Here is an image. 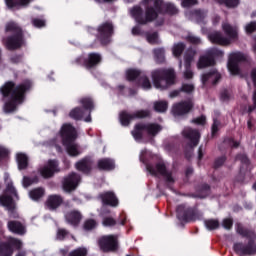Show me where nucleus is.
<instances>
[{
	"instance_id": "obj_1",
	"label": "nucleus",
	"mask_w": 256,
	"mask_h": 256,
	"mask_svg": "<svg viewBox=\"0 0 256 256\" xmlns=\"http://www.w3.org/2000/svg\"><path fill=\"white\" fill-rule=\"evenodd\" d=\"M143 5L148 7L145 15H143V10L141 7L136 6L130 10L131 16L135 19L137 23L140 25H145V23H149L151 21H155L157 17H159V13L166 9L168 13L174 15L177 13V8L175 5L171 3L164 4L161 0H144Z\"/></svg>"
},
{
	"instance_id": "obj_2",
	"label": "nucleus",
	"mask_w": 256,
	"mask_h": 256,
	"mask_svg": "<svg viewBox=\"0 0 256 256\" xmlns=\"http://www.w3.org/2000/svg\"><path fill=\"white\" fill-rule=\"evenodd\" d=\"M31 81H26L18 86L15 83L8 81L1 88L0 91L3 97H9L4 104V113H13L25 101V93L32 87Z\"/></svg>"
},
{
	"instance_id": "obj_3",
	"label": "nucleus",
	"mask_w": 256,
	"mask_h": 256,
	"mask_svg": "<svg viewBox=\"0 0 256 256\" xmlns=\"http://www.w3.org/2000/svg\"><path fill=\"white\" fill-rule=\"evenodd\" d=\"M59 139L62 141V144L70 157H77V155H81V147L75 143V139H77V131H75L73 126L70 124H64L56 140L52 141V145H55L57 151H61V147L57 144Z\"/></svg>"
},
{
	"instance_id": "obj_4",
	"label": "nucleus",
	"mask_w": 256,
	"mask_h": 256,
	"mask_svg": "<svg viewBox=\"0 0 256 256\" xmlns=\"http://www.w3.org/2000/svg\"><path fill=\"white\" fill-rule=\"evenodd\" d=\"M222 31H224L226 36H223L221 32H212L208 35L209 41H211V43H215L216 45H229L231 41L237 39V26H231V24L228 22H223Z\"/></svg>"
},
{
	"instance_id": "obj_5",
	"label": "nucleus",
	"mask_w": 256,
	"mask_h": 256,
	"mask_svg": "<svg viewBox=\"0 0 256 256\" xmlns=\"http://www.w3.org/2000/svg\"><path fill=\"white\" fill-rule=\"evenodd\" d=\"M155 155L148 150H142L140 153V161L146 165V169L150 175H163L166 178V181L169 183H173V177L169 172H167V168L165 167V163L159 162L156 164L155 168L148 164L149 159H154Z\"/></svg>"
},
{
	"instance_id": "obj_6",
	"label": "nucleus",
	"mask_w": 256,
	"mask_h": 256,
	"mask_svg": "<svg viewBox=\"0 0 256 256\" xmlns=\"http://www.w3.org/2000/svg\"><path fill=\"white\" fill-rule=\"evenodd\" d=\"M153 85L156 89H167L175 83V71L173 69L155 70L152 72Z\"/></svg>"
},
{
	"instance_id": "obj_7",
	"label": "nucleus",
	"mask_w": 256,
	"mask_h": 256,
	"mask_svg": "<svg viewBox=\"0 0 256 256\" xmlns=\"http://www.w3.org/2000/svg\"><path fill=\"white\" fill-rule=\"evenodd\" d=\"M80 103L83 105L84 109L74 108L70 111V117L72 119H84L86 123H91V110L93 109V100L91 98H82Z\"/></svg>"
},
{
	"instance_id": "obj_8",
	"label": "nucleus",
	"mask_w": 256,
	"mask_h": 256,
	"mask_svg": "<svg viewBox=\"0 0 256 256\" xmlns=\"http://www.w3.org/2000/svg\"><path fill=\"white\" fill-rule=\"evenodd\" d=\"M19 200V195H17V190L13 183H8L6 190L2 196H0V205L5 207L8 211H13L15 209V201Z\"/></svg>"
},
{
	"instance_id": "obj_9",
	"label": "nucleus",
	"mask_w": 256,
	"mask_h": 256,
	"mask_svg": "<svg viewBox=\"0 0 256 256\" xmlns=\"http://www.w3.org/2000/svg\"><path fill=\"white\" fill-rule=\"evenodd\" d=\"M161 131V126L158 124H138L132 131L135 141H141L143 133H147L149 137H155Z\"/></svg>"
},
{
	"instance_id": "obj_10",
	"label": "nucleus",
	"mask_w": 256,
	"mask_h": 256,
	"mask_svg": "<svg viewBox=\"0 0 256 256\" xmlns=\"http://www.w3.org/2000/svg\"><path fill=\"white\" fill-rule=\"evenodd\" d=\"M6 31H12L13 33H16V36L13 38H8L6 40V47L9 49H19L21 45H23V37L21 36V28L15 24V22H9L6 24Z\"/></svg>"
},
{
	"instance_id": "obj_11",
	"label": "nucleus",
	"mask_w": 256,
	"mask_h": 256,
	"mask_svg": "<svg viewBox=\"0 0 256 256\" xmlns=\"http://www.w3.org/2000/svg\"><path fill=\"white\" fill-rule=\"evenodd\" d=\"M223 52L217 48H212L206 51V54L200 57L197 67L198 69H205V67H211L215 65V57H222Z\"/></svg>"
},
{
	"instance_id": "obj_12",
	"label": "nucleus",
	"mask_w": 256,
	"mask_h": 256,
	"mask_svg": "<svg viewBox=\"0 0 256 256\" xmlns=\"http://www.w3.org/2000/svg\"><path fill=\"white\" fill-rule=\"evenodd\" d=\"M241 61H245V55H243V53L233 52L229 55L227 67L231 75H239V63H241Z\"/></svg>"
},
{
	"instance_id": "obj_13",
	"label": "nucleus",
	"mask_w": 256,
	"mask_h": 256,
	"mask_svg": "<svg viewBox=\"0 0 256 256\" xmlns=\"http://www.w3.org/2000/svg\"><path fill=\"white\" fill-rule=\"evenodd\" d=\"M126 77L128 81H133L134 79H137V77H140L139 83L142 89L147 90L151 88V82L149 81V78H147V76H144L143 73H141V71L139 70L128 69L126 71Z\"/></svg>"
},
{
	"instance_id": "obj_14",
	"label": "nucleus",
	"mask_w": 256,
	"mask_h": 256,
	"mask_svg": "<svg viewBox=\"0 0 256 256\" xmlns=\"http://www.w3.org/2000/svg\"><path fill=\"white\" fill-rule=\"evenodd\" d=\"M101 62V55L97 53H91L87 56H80L76 59L78 65H84L85 67H95L98 63Z\"/></svg>"
},
{
	"instance_id": "obj_15",
	"label": "nucleus",
	"mask_w": 256,
	"mask_h": 256,
	"mask_svg": "<svg viewBox=\"0 0 256 256\" xmlns=\"http://www.w3.org/2000/svg\"><path fill=\"white\" fill-rule=\"evenodd\" d=\"M21 243L20 240H17L15 238H10L9 243H3L0 244V256H12L13 255V247L16 249H21Z\"/></svg>"
},
{
	"instance_id": "obj_16",
	"label": "nucleus",
	"mask_w": 256,
	"mask_h": 256,
	"mask_svg": "<svg viewBox=\"0 0 256 256\" xmlns=\"http://www.w3.org/2000/svg\"><path fill=\"white\" fill-rule=\"evenodd\" d=\"M99 245L102 251H115L117 249V236H103L99 240Z\"/></svg>"
},
{
	"instance_id": "obj_17",
	"label": "nucleus",
	"mask_w": 256,
	"mask_h": 256,
	"mask_svg": "<svg viewBox=\"0 0 256 256\" xmlns=\"http://www.w3.org/2000/svg\"><path fill=\"white\" fill-rule=\"evenodd\" d=\"M81 182V177L75 173L68 175L64 178L63 189L66 193H71L77 189V185Z\"/></svg>"
},
{
	"instance_id": "obj_18",
	"label": "nucleus",
	"mask_w": 256,
	"mask_h": 256,
	"mask_svg": "<svg viewBox=\"0 0 256 256\" xmlns=\"http://www.w3.org/2000/svg\"><path fill=\"white\" fill-rule=\"evenodd\" d=\"M59 171V163L56 160H49L46 165L40 168V174L44 179L53 177Z\"/></svg>"
},
{
	"instance_id": "obj_19",
	"label": "nucleus",
	"mask_w": 256,
	"mask_h": 256,
	"mask_svg": "<svg viewBox=\"0 0 256 256\" xmlns=\"http://www.w3.org/2000/svg\"><path fill=\"white\" fill-rule=\"evenodd\" d=\"M143 117H149V111L140 110V111L136 112L135 115L127 114V112H121L120 113V123L124 127H127V125H129V123H131L132 119H135V118L143 119Z\"/></svg>"
},
{
	"instance_id": "obj_20",
	"label": "nucleus",
	"mask_w": 256,
	"mask_h": 256,
	"mask_svg": "<svg viewBox=\"0 0 256 256\" xmlns=\"http://www.w3.org/2000/svg\"><path fill=\"white\" fill-rule=\"evenodd\" d=\"M193 108V102H180L178 104H174L172 107V113L175 117H181V115H185L191 111Z\"/></svg>"
},
{
	"instance_id": "obj_21",
	"label": "nucleus",
	"mask_w": 256,
	"mask_h": 256,
	"mask_svg": "<svg viewBox=\"0 0 256 256\" xmlns=\"http://www.w3.org/2000/svg\"><path fill=\"white\" fill-rule=\"evenodd\" d=\"M98 33L100 35L101 43H103L104 45H107V43H109V37H111L113 33V24L111 23L102 24L98 28Z\"/></svg>"
},
{
	"instance_id": "obj_22",
	"label": "nucleus",
	"mask_w": 256,
	"mask_h": 256,
	"mask_svg": "<svg viewBox=\"0 0 256 256\" xmlns=\"http://www.w3.org/2000/svg\"><path fill=\"white\" fill-rule=\"evenodd\" d=\"M177 218L179 219V221H189L190 219H192L193 221H196V217L195 216H191V209L187 208L185 205H180L177 208Z\"/></svg>"
},
{
	"instance_id": "obj_23",
	"label": "nucleus",
	"mask_w": 256,
	"mask_h": 256,
	"mask_svg": "<svg viewBox=\"0 0 256 256\" xmlns=\"http://www.w3.org/2000/svg\"><path fill=\"white\" fill-rule=\"evenodd\" d=\"M183 135L186 139H189L191 142V147H196L199 144V139L201 135L197 130H192L191 128H185L183 130Z\"/></svg>"
},
{
	"instance_id": "obj_24",
	"label": "nucleus",
	"mask_w": 256,
	"mask_h": 256,
	"mask_svg": "<svg viewBox=\"0 0 256 256\" xmlns=\"http://www.w3.org/2000/svg\"><path fill=\"white\" fill-rule=\"evenodd\" d=\"M193 57H195V52H190V54L185 55V71L183 73L184 79H193V71L190 68L191 63H193Z\"/></svg>"
},
{
	"instance_id": "obj_25",
	"label": "nucleus",
	"mask_w": 256,
	"mask_h": 256,
	"mask_svg": "<svg viewBox=\"0 0 256 256\" xmlns=\"http://www.w3.org/2000/svg\"><path fill=\"white\" fill-rule=\"evenodd\" d=\"M100 199L104 205H110L111 207H117L119 205V200L113 192H106L100 195Z\"/></svg>"
},
{
	"instance_id": "obj_26",
	"label": "nucleus",
	"mask_w": 256,
	"mask_h": 256,
	"mask_svg": "<svg viewBox=\"0 0 256 256\" xmlns=\"http://www.w3.org/2000/svg\"><path fill=\"white\" fill-rule=\"evenodd\" d=\"M65 219L67 223H69L70 225H73V226L79 225L82 219L81 212L76 210L70 211L65 214Z\"/></svg>"
},
{
	"instance_id": "obj_27",
	"label": "nucleus",
	"mask_w": 256,
	"mask_h": 256,
	"mask_svg": "<svg viewBox=\"0 0 256 256\" xmlns=\"http://www.w3.org/2000/svg\"><path fill=\"white\" fill-rule=\"evenodd\" d=\"M234 251H236L238 255H253L256 253V246L245 247L243 244L237 243L234 244Z\"/></svg>"
},
{
	"instance_id": "obj_28",
	"label": "nucleus",
	"mask_w": 256,
	"mask_h": 256,
	"mask_svg": "<svg viewBox=\"0 0 256 256\" xmlns=\"http://www.w3.org/2000/svg\"><path fill=\"white\" fill-rule=\"evenodd\" d=\"M33 0H5L8 9H21L27 7Z\"/></svg>"
},
{
	"instance_id": "obj_29",
	"label": "nucleus",
	"mask_w": 256,
	"mask_h": 256,
	"mask_svg": "<svg viewBox=\"0 0 256 256\" xmlns=\"http://www.w3.org/2000/svg\"><path fill=\"white\" fill-rule=\"evenodd\" d=\"M92 163L91 159L84 158L76 163V169L82 173H89L91 171Z\"/></svg>"
},
{
	"instance_id": "obj_30",
	"label": "nucleus",
	"mask_w": 256,
	"mask_h": 256,
	"mask_svg": "<svg viewBox=\"0 0 256 256\" xmlns=\"http://www.w3.org/2000/svg\"><path fill=\"white\" fill-rule=\"evenodd\" d=\"M61 203H63V198H61V196L52 195V196H49L46 202V206L48 207V209L53 210V209H57V207H59Z\"/></svg>"
},
{
	"instance_id": "obj_31",
	"label": "nucleus",
	"mask_w": 256,
	"mask_h": 256,
	"mask_svg": "<svg viewBox=\"0 0 256 256\" xmlns=\"http://www.w3.org/2000/svg\"><path fill=\"white\" fill-rule=\"evenodd\" d=\"M8 229L12 233H17V235H24L25 233V226H23V224L16 221L9 222Z\"/></svg>"
},
{
	"instance_id": "obj_32",
	"label": "nucleus",
	"mask_w": 256,
	"mask_h": 256,
	"mask_svg": "<svg viewBox=\"0 0 256 256\" xmlns=\"http://www.w3.org/2000/svg\"><path fill=\"white\" fill-rule=\"evenodd\" d=\"M98 167L103 171H111L115 169V161L109 158H104L98 161Z\"/></svg>"
},
{
	"instance_id": "obj_33",
	"label": "nucleus",
	"mask_w": 256,
	"mask_h": 256,
	"mask_svg": "<svg viewBox=\"0 0 256 256\" xmlns=\"http://www.w3.org/2000/svg\"><path fill=\"white\" fill-rule=\"evenodd\" d=\"M16 161L19 171H23L29 165V158L23 153L16 154Z\"/></svg>"
},
{
	"instance_id": "obj_34",
	"label": "nucleus",
	"mask_w": 256,
	"mask_h": 256,
	"mask_svg": "<svg viewBox=\"0 0 256 256\" xmlns=\"http://www.w3.org/2000/svg\"><path fill=\"white\" fill-rule=\"evenodd\" d=\"M209 79H211V81H213V83H217V81H219V79H221V74H219V72H217V70H213L212 72L208 73V74H203L202 75V83L205 84L207 83V81H209Z\"/></svg>"
},
{
	"instance_id": "obj_35",
	"label": "nucleus",
	"mask_w": 256,
	"mask_h": 256,
	"mask_svg": "<svg viewBox=\"0 0 256 256\" xmlns=\"http://www.w3.org/2000/svg\"><path fill=\"white\" fill-rule=\"evenodd\" d=\"M248 87H254L253 103L256 107V68L252 70L250 77L247 79Z\"/></svg>"
},
{
	"instance_id": "obj_36",
	"label": "nucleus",
	"mask_w": 256,
	"mask_h": 256,
	"mask_svg": "<svg viewBox=\"0 0 256 256\" xmlns=\"http://www.w3.org/2000/svg\"><path fill=\"white\" fill-rule=\"evenodd\" d=\"M43 195H45L43 188H36L29 192V197L32 201H39Z\"/></svg>"
},
{
	"instance_id": "obj_37",
	"label": "nucleus",
	"mask_w": 256,
	"mask_h": 256,
	"mask_svg": "<svg viewBox=\"0 0 256 256\" xmlns=\"http://www.w3.org/2000/svg\"><path fill=\"white\" fill-rule=\"evenodd\" d=\"M154 56L156 63H163V61H165V50H163V48L154 50Z\"/></svg>"
},
{
	"instance_id": "obj_38",
	"label": "nucleus",
	"mask_w": 256,
	"mask_h": 256,
	"mask_svg": "<svg viewBox=\"0 0 256 256\" xmlns=\"http://www.w3.org/2000/svg\"><path fill=\"white\" fill-rule=\"evenodd\" d=\"M168 104L165 101H158L154 103V109L158 113H165L167 111Z\"/></svg>"
},
{
	"instance_id": "obj_39",
	"label": "nucleus",
	"mask_w": 256,
	"mask_h": 256,
	"mask_svg": "<svg viewBox=\"0 0 256 256\" xmlns=\"http://www.w3.org/2000/svg\"><path fill=\"white\" fill-rule=\"evenodd\" d=\"M183 51H185V44L183 43L175 44L172 48L174 57H179Z\"/></svg>"
},
{
	"instance_id": "obj_40",
	"label": "nucleus",
	"mask_w": 256,
	"mask_h": 256,
	"mask_svg": "<svg viewBox=\"0 0 256 256\" xmlns=\"http://www.w3.org/2000/svg\"><path fill=\"white\" fill-rule=\"evenodd\" d=\"M205 227L209 230V231H213V229H218L219 228V221L218 220H206L205 221Z\"/></svg>"
},
{
	"instance_id": "obj_41",
	"label": "nucleus",
	"mask_w": 256,
	"mask_h": 256,
	"mask_svg": "<svg viewBox=\"0 0 256 256\" xmlns=\"http://www.w3.org/2000/svg\"><path fill=\"white\" fill-rule=\"evenodd\" d=\"M220 5H225L226 7H237L239 5V0H216Z\"/></svg>"
},
{
	"instance_id": "obj_42",
	"label": "nucleus",
	"mask_w": 256,
	"mask_h": 256,
	"mask_svg": "<svg viewBox=\"0 0 256 256\" xmlns=\"http://www.w3.org/2000/svg\"><path fill=\"white\" fill-rule=\"evenodd\" d=\"M39 181V178L35 177V178H29V177H25L22 180V185L23 187L27 188L30 187V185H33V183H37Z\"/></svg>"
},
{
	"instance_id": "obj_43",
	"label": "nucleus",
	"mask_w": 256,
	"mask_h": 256,
	"mask_svg": "<svg viewBox=\"0 0 256 256\" xmlns=\"http://www.w3.org/2000/svg\"><path fill=\"white\" fill-rule=\"evenodd\" d=\"M95 227H97V222L93 219L87 220L84 223L85 231H91V229H95Z\"/></svg>"
},
{
	"instance_id": "obj_44",
	"label": "nucleus",
	"mask_w": 256,
	"mask_h": 256,
	"mask_svg": "<svg viewBox=\"0 0 256 256\" xmlns=\"http://www.w3.org/2000/svg\"><path fill=\"white\" fill-rule=\"evenodd\" d=\"M69 256H87V248H78L72 251Z\"/></svg>"
},
{
	"instance_id": "obj_45",
	"label": "nucleus",
	"mask_w": 256,
	"mask_h": 256,
	"mask_svg": "<svg viewBox=\"0 0 256 256\" xmlns=\"http://www.w3.org/2000/svg\"><path fill=\"white\" fill-rule=\"evenodd\" d=\"M69 235V232L65 229H58L57 234H56V239L58 241H63L67 236Z\"/></svg>"
},
{
	"instance_id": "obj_46",
	"label": "nucleus",
	"mask_w": 256,
	"mask_h": 256,
	"mask_svg": "<svg viewBox=\"0 0 256 256\" xmlns=\"http://www.w3.org/2000/svg\"><path fill=\"white\" fill-rule=\"evenodd\" d=\"M148 43H151L152 45H155V43H159V36L157 33H152L147 36Z\"/></svg>"
},
{
	"instance_id": "obj_47",
	"label": "nucleus",
	"mask_w": 256,
	"mask_h": 256,
	"mask_svg": "<svg viewBox=\"0 0 256 256\" xmlns=\"http://www.w3.org/2000/svg\"><path fill=\"white\" fill-rule=\"evenodd\" d=\"M181 91H183V93H193V91H195V86L193 84H183Z\"/></svg>"
},
{
	"instance_id": "obj_48",
	"label": "nucleus",
	"mask_w": 256,
	"mask_h": 256,
	"mask_svg": "<svg viewBox=\"0 0 256 256\" xmlns=\"http://www.w3.org/2000/svg\"><path fill=\"white\" fill-rule=\"evenodd\" d=\"M244 29L248 34L253 33V31H256V22L248 23Z\"/></svg>"
},
{
	"instance_id": "obj_49",
	"label": "nucleus",
	"mask_w": 256,
	"mask_h": 256,
	"mask_svg": "<svg viewBox=\"0 0 256 256\" xmlns=\"http://www.w3.org/2000/svg\"><path fill=\"white\" fill-rule=\"evenodd\" d=\"M222 227H224V229H231V227H233V220L231 218L224 219Z\"/></svg>"
},
{
	"instance_id": "obj_50",
	"label": "nucleus",
	"mask_w": 256,
	"mask_h": 256,
	"mask_svg": "<svg viewBox=\"0 0 256 256\" xmlns=\"http://www.w3.org/2000/svg\"><path fill=\"white\" fill-rule=\"evenodd\" d=\"M102 225H104V227H113V225H115V220L113 218H105Z\"/></svg>"
},
{
	"instance_id": "obj_51",
	"label": "nucleus",
	"mask_w": 256,
	"mask_h": 256,
	"mask_svg": "<svg viewBox=\"0 0 256 256\" xmlns=\"http://www.w3.org/2000/svg\"><path fill=\"white\" fill-rule=\"evenodd\" d=\"M32 23L34 27H37L38 29H41V27H45V20L34 19Z\"/></svg>"
},
{
	"instance_id": "obj_52",
	"label": "nucleus",
	"mask_w": 256,
	"mask_h": 256,
	"mask_svg": "<svg viewBox=\"0 0 256 256\" xmlns=\"http://www.w3.org/2000/svg\"><path fill=\"white\" fill-rule=\"evenodd\" d=\"M193 123H196V125H205V123H207V118H205V116H200L194 119Z\"/></svg>"
},
{
	"instance_id": "obj_53",
	"label": "nucleus",
	"mask_w": 256,
	"mask_h": 256,
	"mask_svg": "<svg viewBox=\"0 0 256 256\" xmlns=\"http://www.w3.org/2000/svg\"><path fill=\"white\" fill-rule=\"evenodd\" d=\"M188 41H190V43H193L194 45H199V43H201V39L193 35L188 36Z\"/></svg>"
},
{
	"instance_id": "obj_54",
	"label": "nucleus",
	"mask_w": 256,
	"mask_h": 256,
	"mask_svg": "<svg viewBox=\"0 0 256 256\" xmlns=\"http://www.w3.org/2000/svg\"><path fill=\"white\" fill-rule=\"evenodd\" d=\"M219 125H221V123L218 120L214 119V122L212 125V135H215V133H217V131H219Z\"/></svg>"
},
{
	"instance_id": "obj_55",
	"label": "nucleus",
	"mask_w": 256,
	"mask_h": 256,
	"mask_svg": "<svg viewBox=\"0 0 256 256\" xmlns=\"http://www.w3.org/2000/svg\"><path fill=\"white\" fill-rule=\"evenodd\" d=\"M191 5H197V0H183L182 6L191 7Z\"/></svg>"
},
{
	"instance_id": "obj_56",
	"label": "nucleus",
	"mask_w": 256,
	"mask_h": 256,
	"mask_svg": "<svg viewBox=\"0 0 256 256\" xmlns=\"http://www.w3.org/2000/svg\"><path fill=\"white\" fill-rule=\"evenodd\" d=\"M231 98V92L230 91H227V90H224L222 93H221V99L223 101H227L228 99Z\"/></svg>"
},
{
	"instance_id": "obj_57",
	"label": "nucleus",
	"mask_w": 256,
	"mask_h": 256,
	"mask_svg": "<svg viewBox=\"0 0 256 256\" xmlns=\"http://www.w3.org/2000/svg\"><path fill=\"white\" fill-rule=\"evenodd\" d=\"M181 91L182 90H174V91L170 92L169 97L171 99H175V97H179V95L181 94Z\"/></svg>"
},
{
	"instance_id": "obj_58",
	"label": "nucleus",
	"mask_w": 256,
	"mask_h": 256,
	"mask_svg": "<svg viewBox=\"0 0 256 256\" xmlns=\"http://www.w3.org/2000/svg\"><path fill=\"white\" fill-rule=\"evenodd\" d=\"M237 232L240 235H244L246 237H249V232H247V230L243 229V227H238Z\"/></svg>"
},
{
	"instance_id": "obj_59",
	"label": "nucleus",
	"mask_w": 256,
	"mask_h": 256,
	"mask_svg": "<svg viewBox=\"0 0 256 256\" xmlns=\"http://www.w3.org/2000/svg\"><path fill=\"white\" fill-rule=\"evenodd\" d=\"M225 163V157H221L215 161V167H221V165Z\"/></svg>"
},
{
	"instance_id": "obj_60",
	"label": "nucleus",
	"mask_w": 256,
	"mask_h": 256,
	"mask_svg": "<svg viewBox=\"0 0 256 256\" xmlns=\"http://www.w3.org/2000/svg\"><path fill=\"white\" fill-rule=\"evenodd\" d=\"M241 163H244L245 165H247V163H249V159H247L246 155H242L240 158Z\"/></svg>"
},
{
	"instance_id": "obj_61",
	"label": "nucleus",
	"mask_w": 256,
	"mask_h": 256,
	"mask_svg": "<svg viewBox=\"0 0 256 256\" xmlns=\"http://www.w3.org/2000/svg\"><path fill=\"white\" fill-rule=\"evenodd\" d=\"M132 33H133V35H139V28L138 27H134L132 29Z\"/></svg>"
},
{
	"instance_id": "obj_62",
	"label": "nucleus",
	"mask_w": 256,
	"mask_h": 256,
	"mask_svg": "<svg viewBox=\"0 0 256 256\" xmlns=\"http://www.w3.org/2000/svg\"><path fill=\"white\" fill-rule=\"evenodd\" d=\"M203 158V150H201V148H199L198 150V159H202Z\"/></svg>"
},
{
	"instance_id": "obj_63",
	"label": "nucleus",
	"mask_w": 256,
	"mask_h": 256,
	"mask_svg": "<svg viewBox=\"0 0 256 256\" xmlns=\"http://www.w3.org/2000/svg\"><path fill=\"white\" fill-rule=\"evenodd\" d=\"M191 173H193V169L188 168L187 171H186V175H191Z\"/></svg>"
},
{
	"instance_id": "obj_64",
	"label": "nucleus",
	"mask_w": 256,
	"mask_h": 256,
	"mask_svg": "<svg viewBox=\"0 0 256 256\" xmlns=\"http://www.w3.org/2000/svg\"><path fill=\"white\" fill-rule=\"evenodd\" d=\"M233 147H239V143L233 142Z\"/></svg>"
}]
</instances>
